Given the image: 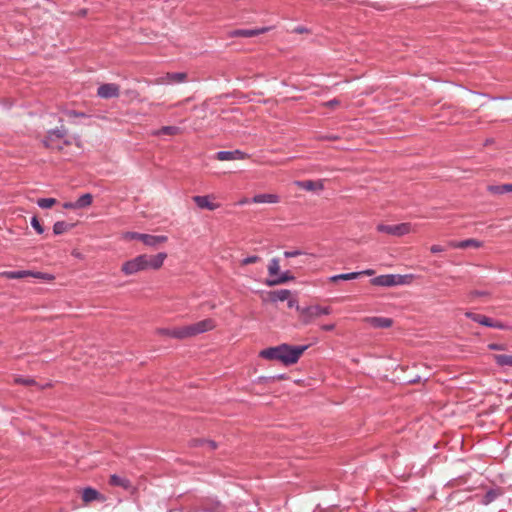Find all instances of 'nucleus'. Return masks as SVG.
Returning a JSON list of instances; mask_svg holds the SVG:
<instances>
[{
    "instance_id": "f8f14e48",
    "label": "nucleus",
    "mask_w": 512,
    "mask_h": 512,
    "mask_svg": "<svg viewBox=\"0 0 512 512\" xmlns=\"http://www.w3.org/2000/svg\"><path fill=\"white\" fill-rule=\"evenodd\" d=\"M145 270L152 269L158 270L163 266L165 259L167 258V254L165 252H160L156 255H147L145 254Z\"/></svg>"
},
{
    "instance_id": "7ed1b4c3",
    "label": "nucleus",
    "mask_w": 512,
    "mask_h": 512,
    "mask_svg": "<svg viewBox=\"0 0 512 512\" xmlns=\"http://www.w3.org/2000/svg\"><path fill=\"white\" fill-rule=\"evenodd\" d=\"M122 238L124 240H139L144 245L149 247H156L157 245L165 243L168 240V237L165 235H150L131 231L123 233Z\"/></svg>"
},
{
    "instance_id": "72a5a7b5",
    "label": "nucleus",
    "mask_w": 512,
    "mask_h": 512,
    "mask_svg": "<svg viewBox=\"0 0 512 512\" xmlns=\"http://www.w3.org/2000/svg\"><path fill=\"white\" fill-rule=\"evenodd\" d=\"M31 226L36 230L38 234H42L44 232L43 226L40 224L38 218L36 216L31 219Z\"/></svg>"
},
{
    "instance_id": "a18cd8bd",
    "label": "nucleus",
    "mask_w": 512,
    "mask_h": 512,
    "mask_svg": "<svg viewBox=\"0 0 512 512\" xmlns=\"http://www.w3.org/2000/svg\"><path fill=\"white\" fill-rule=\"evenodd\" d=\"M359 273H360V275L371 276L375 273V271L373 269H366V270L360 271Z\"/></svg>"
},
{
    "instance_id": "f03ea898",
    "label": "nucleus",
    "mask_w": 512,
    "mask_h": 512,
    "mask_svg": "<svg viewBox=\"0 0 512 512\" xmlns=\"http://www.w3.org/2000/svg\"><path fill=\"white\" fill-rule=\"evenodd\" d=\"M214 327L215 323L212 319H204L183 327L162 328L158 330V333L176 339H185L210 331Z\"/></svg>"
},
{
    "instance_id": "ddd939ff",
    "label": "nucleus",
    "mask_w": 512,
    "mask_h": 512,
    "mask_svg": "<svg viewBox=\"0 0 512 512\" xmlns=\"http://www.w3.org/2000/svg\"><path fill=\"white\" fill-rule=\"evenodd\" d=\"M246 158V154L240 150L219 151L216 153V159L220 161L242 160Z\"/></svg>"
},
{
    "instance_id": "f3484780",
    "label": "nucleus",
    "mask_w": 512,
    "mask_h": 512,
    "mask_svg": "<svg viewBox=\"0 0 512 512\" xmlns=\"http://www.w3.org/2000/svg\"><path fill=\"white\" fill-rule=\"evenodd\" d=\"M366 322L374 328H389L392 326V319L387 317H368Z\"/></svg>"
},
{
    "instance_id": "2eb2a0df",
    "label": "nucleus",
    "mask_w": 512,
    "mask_h": 512,
    "mask_svg": "<svg viewBox=\"0 0 512 512\" xmlns=\"http://www.w3.org/2000/svg\"><path fill=\"white\" fill-rule=\"evenodd\" d=\"M448 246L456 249H466L469 247L480 248L482 246V242L476 239H466L462 241L451 240L448 242Z\"/></svg>"
},
{
    "instance_id": "dca6fc26",
    "label": "nucleus",
    "mask_w": 512,
    "mask_h": 512,
    "mask_svg": "<svg viewBox=\"0 0 512 512\" xmlns=\"http://www.w3.org/2000/svg\"><path fill=\"white\" fill-rule=\"evenodd\" d=\"M252 203L256 204H275L280 201V198L277 194H271V193H263V194H257L251 199Z\"/></svg>"
},
{
    "instance_id": "9d476101",
    "label": "nucleus",
    "mask_w": 512,
    "mask_h": 512,
    "mask_svg": "<svg viewBox=\"0 0 512 512\" xmlns=\"http://www.w3.org/2000/svg\"><path fill=\"white\" fill-rule=\"evenodd\" d=\"M192 199L200 209L214 211L220 207L219 203L213 201L215 199L214 195L194 196Z\"/></svg>"
},
{
    "instance_id": "aec40b11",
    "label": "nucleus",
    "mask_w": 512,
    "mask_h": 512,
    "mask_svg": "<svg viewBox=\"0 0 512 512\" xmlns=\"http://www.w3.org/2000/svg\"><path fill=\"white\" fill-rule=\"evenodd\" d=\"M465 316L469 319H471L472 321L474 322H477L483 326H486L488 327L490 324V320L491 318L487 317V316H484V315H481V314H476V313H473V312H466L465 313Z\"/></svg>"
},
{
    "instance_id": "e433bc0d",
    "label": "nucleus",
    "mask_w": 512,
    "mask_h": 512,
    "mask_svg": "<svg viewBox=\"0 0 512 512\" xmlns=\"http://www.w3.org/2000/svg\"><path fill=\"white\" fill-rule=\"evenodd\" d=\"M200 445H206L209 450H214L217 448V444L212 440H199Z\"/></svg>"
},
{
    "instance_id": "a878e982",
    "label": "nucleus",
    "mask_w": 512,
    "mask_h": 512,
    "mask_svg": "<svg viewBox=\"0 0 512 512\" xmlns=\"http://www.w3.org/2000/svg\"><path fill=\"white\" fill-rule=\"evenodd\" d=\"M493 359L500 367H512V355L496 354L493 355Z\"/></svg>"
},
{
    "instance_id": "4be33fe9",
    "label": "nucleus",
    "mask_w": 512,
    "mask_h": 512,
    "mask_svg": "<svg viewBox=\"0 0 512 512\" xmlns=\"http://www.w3.org/2000/svg\"><path fill=\"white\" fill-rule=\"evenodd\" d=\"M291 292L288 289H281L270 292V300L273 302L285 301L289 298Z\"/></svg>"
},
{
    "instance_id": "cd10ccee",
    "label": "nucleus",
    "mask_w": 512,
    "mask_h": 512,
    "mask_svg": "<svg viewBox=\"0 0 512 512\" xmlns=\"http://www.w3.org/2000/svg\"><path fill=\"white\" fill-rule=\"evenodd\" d=\"M360 276V273L350 272V273H343L338 275H333L329 277L330 282H337L340 280H353Z\"/></svg>"
},
{
    "instance_id": "79ce46f5",
    "label": "nucleus",
    "mask_w": 512,
    "mask_h": 512,
    "mask_svg": "<svg viewBox=\"0 0 512 512\" xmlns=\"http://www.w3.org/2000/svg\"><path fill=\"white\" fill-rule=\"evenodd\" d=\"M430 250L432 253H440L444 251V248L440 245H433L431 246Z\"/></svg>"
},
{
    "instance_id": "473e14b6",
    "label": "nucleus",
    "mask_w": 512,
    "mask_h": 512,
    "mask_svg": "<svg viewBox=\"0 0 512 512\" xmlns=\"http://www.w3.org/2000/svg\"><path fill=\"white\" fill-rule=\"evenodd\" d=\"M498 496V493L495 491V490H489L484 498H483V503L484 504H489L491 503L492 501H494Z\"/></svg>"
},
{
    "instance_id": "5701e85b",
    "label": "nucleus",
    "mask_w": 512,
    "mask_h": 512,
    "mask_svg": "<svg viewBox=\"0 0 512 512\" xmlns=\"http://www.w3.org/2000/svg\"><path fill=\"white\" fill-rule=\"evenodd\" d=\"M292 279H294V277L289 275L288 272H285V273L281 274L280 276H278L277 278L267 279L266 285L267 286H275V285H279V284H284Z\"/></svg>"
},
{
    "instance_id": "a19ab883",
    "label": "nucleus",
    "mask_w": 512,
    "mask_h": 512,
    "mask_svg": "<svg viewBox=\"0 0 512 512\" xmlns=\"http://www.w3.org/2000/svg\"><path fill=\"white\" fill-rule=\"evenodd\" d=\"M488 348L490 350H496V351L505 350V346L503 344H498V343H491L488 345Z\"/></svg>"
},
{
    "instance_id": "0eeeda50",
    "label": "nucleus",
    "mask_w": 512,
    "mask_h": 512,
    "mask_svg": "<svg viewBox=\"0 0 512 512\" xmlns=\"http://www.w3.org/2000/svg\"><path fill=\"white\" fill-rule=\"evenodd\" d=\"M145 254L136 256L135 258L128 260L123 263L121 271L125 275H133L137 272L145 270Z\"/></svg>"
},
{
    "instance_id": "1a4fd4ad",
    "label": "nucleus",
    "mask_w": 512,
    "mask_h": 512,
    "mask_svg": "<svg viewBox=\"0 0 512 512\" xmlns=\"http://www.w3.org/2000/svg\"><path fill=\"white\" fill-rule=\"evenodd\" d=\"M187 79L185 72H168L154 80L156 85H170L176 83H183Z\"/></svg>"
},
{
    "instance_id": "b1692460",
    "label": "nucleus",
    "mask_w": 512,
    "mask_h": 512,
    "mask_svg": "<svg viewBox=\"0 0 512 512\" xmlns=\"http://www.w3.org/2000/svg\"><path fill=\"white\" fill-rule=\"evenodd\" d=\"M109 483L113 486L122 487L124 489H129L131 487V483L128 479L115 474L110 476Z\"/></svg>"
},
{
    "instance_id": "c756f323",
    "label": "nucleus",
    "mask_w": 512,
    "mask_h": 512,
    "mask_svg": "<svg viewBox=\"0 0 512 512\" xmlns=\"http://www.w3.org/2000/svg\"><path fill=\"white\" fill-rule=\"evenodd\" d=\"M280 270V264L279 260L277 258L271 259L269 265H268V273L270 276H276L278 275Z\"/></svg>"
},
{
    "instance_id": "ea45409f",
    "label": "nucleus",
    "mask_w": 512,
    "mask_h": 512,
    "mask_svg": "<svg viewBox=\"0 0 512 512\" xmlns=\"http://www.w3.org/2000/svg\"><path fill=\"white\" fill-rule=\"evenodd\" d=\"M301 254H302V251H300V250H293V251H285L284 252V256L286 258L296 257V256H299Z\"/></svg>"
},
{
    "instance_id": "a211bd4d",
    "label": "nucleus",
    "mask_w": 512,
    "mask_h": 512,
    "mask_svg": "<svg viewBox=\"0 0 512 512\" xmlns=\"http://www.w3.org/2000/svg\"><path fill=\"white\" fill-rule=\"evenodd\" d=\"M265 31H267V28H262V29H238V30L233 31L231 33V36H233V37H246V38H249V37H253V36L259 35L261 33H264Z\"/></svg>"
},
{
    "instance_id": "4468645a",
    "label": "nucleus",
    "mask_w": 512,
    "mask_h": 512,
    "mask_svg": "<svg viewBox=\"0 0 512 512\" xmlns=\"http://www.w3.org/2000/svg\"><path fill=\"white\" fill-rule=\"evenodd\" d=\"M294 184L303 190L306 191H322L324 189V184L321 180L312 181V180H297Z\"/></svg>"
},
{
    "instance_id": "c9c22d12",
    "label": "nucleus",
    "mask_w": 512,
    "mask_h": 512,
    "mask_svg": "<svg viewBox=\"0 0 512 512\" xmlns=\"http://www.w3.org/2000/svg\"><path fill=\"white\" fill-rule=\"evenodd\" d=\"M14 381L17 384H23V385H32L35 383L34 379L24 378V377H16Z\"/></svg>"
},
{
    "instance_id": "7c9ffc66",
    "label": "nucleus",
    "mask_w": 512,
    "mask_h": 512,
    "mask_svg": "<svg viewBox=\"0 0 512 512\" xmlns=\"http://www.w3.org/2000/svg\"><path fill=\"white\" fill-rule=\"evenodd\" d=\"M56 199L55 198H40L37 201V205L42 209H49L53 205H55Z\"/></svg>"
},
{
    "instance_id": "de8ad7c7",
    "label": "nucleus",
    "mask_w": 512,
    "mask_h": 512,
    "mask_svg": "<svg viewBox=\"0 0 512 512\" xmlns=\"http://www.w3.org/2000/svg\"><path fill=\"white\" fill-rule=\"evenodd\" d=\"M248 203H252V201H251V200H249V199H247V198H244V199H242V200L239 202V204H241V205L248 204Z\"/></svg>"
},
{
    "instance_id": "4c0bfd02",
    "label": "nucleus",
    "mask_w": 512,
    "mask_h": 512,
    "mask_svg": "<svg viewBox=\"0 0 512 512\" xmlns=\"http://www.w3.org/2000/svg\"><path fill=\"white\" fill-rule=\"evenodd\" d=\"M199 512H222V508H221L220 504L217 503L210 508H203Z\"/></svg>"
},
{
    "instance_id": "20e7f679",
    "label": "nucleus",
    "mask_w": 512,
    "mask_h": 512,
    "mask_svg": "<svg viewBox=\"0 0 512 512\" xmlns=\"http://www.w3.org/2000/svg\"><path fill=\"white\" fill-rule=\"evenodd\" d=\"M409 275L385 274L371 279V284L380 287H394L409 283Z\"/></svg>"
},
{
    "instance_id": "09e8293b",
    "label": "nucleus",
    "mask_w": 512,
    "mask_h": 512,
    "mask_svg": "<svg viewBox=\"0 0 512 512\" xmlns=\"http://www.w3.org/2000/svg\"><path fill=\"white\" fill-rule=\"evenodd\" d=\"M485 294H486V293H484V292H478V291H476V292H474V293H473V295H474V296H483V295H485Z\"/></svg>"
},
{
    "instance_id": "37998d69",
    "label": "nucleus",
    "mask_w": 512,
    "mask_h": 512,
    "mask_svg": "<svg viewBox=\"0 0 512 512\" xmlns=\"http://www.w3.org/2000/svg\"><path fill=\"white\" fill-rule=\"evenodd\" d=\"M335 325L334 324H325L321 326V329L324 331H332L334 330Z\"/></svg>"
},
{
    "instance_id": "412c9836",
    "label": "nucleus",
    "mask_w": 512,
    "mask_h": 512,
    "mask_svg": "<svg viewBox=\"0 0 512 512\" xmlns=\"http://www.w3.org/2000/svg\"><path fill=\"white\" fill-rule=\"evenodd\" d=\"M93 202V196L90 193L81 195L76 201L75 205L77 209H84L89 207Z\"/></svg>"
},
{
    "instance_id": "423d86ee",
    "label": "nucleus",
    "mask_w": 512,
    "mask_h": 512,
    "mask_svg": "<svg viewBox=\"0 0 512 512\" xmlns=\"http://www.w3.org/2000/svg\"><path fill=\"white\" fill-rule=\"evenodd\" d=\"M1 277L7 279H22L26 277H34L44 280H51L53 277L49 274L42 272H33L29 270H18V271H3L0 273Z\"/></svg>"
},
{
    "instance_id": "c03bdc74",
    "label": "nucleus",
    "mask_w": 512,
    "mask_h": 512,
    "mask_svg": "<svg viewBox=\"0 0 512 512\" xmlns=\"http://www.w3.org/2000/svg\"><path fill=\"white\" fill-rule=\"evenodd\" d=\"M338 104H339V101L337 99H333V100H330V101L325 103V105L328 106V107H335Z\"/></svg>"
},
{
    "instance_id": "8fccbe9b",
    "label": "nucleus",
    "mask_w": 512,
    "mask_h": 512,
    "mask_svg": "<svg viewBox=\"0 0 512 512\" xmlns=\"http://www.w3.org/2000/svg\"><path fill=\"white\" fill-rule=\"evenodd\" d=\"M295 303H296V301H295V300H289V302H288V306H289V307H293V306H295Z\"/></svg>"
},
{
    "instance_id": "f257e3e1",
    "label": "nucleus",
    "mask_w": 512,
    "mask_h": 512,
    "mask_svg": "<svg viewBox=\"0 0 512 512\" xmlns=\"http://www.w3.org/2000/svg\"><path fill=\"white\" fill-rule=\"evenodd\" d=\"M308 347V345L292 346L289 344H280L261 350L259 356L266 360H275L285 366H290L298 362Z\"/></svg>"
},
{
    "instance_id": "39448f33",
    "label": "nucleus",
    "mask_w": 512,
    "mask_h": 512,
    "mask_svg": "<svg viewBox=\"0 0 512 512\" xmlns=\"http://www.w3.org/2000/svg\"><path fill=\"white\" fill-rule=\"evenodd\" d=\"M297 311L300 313L301 320L304 324H309L314 318L321 315H329L331 308L329 306L312 305L307 307L296 306Z\"/></svg>"
},
{
    "instance_id": "2f4dec72",
    "label": "nucleus",
    "mask_w": 512,
    "mask_h": 512,
    "mask_svg": "<svg viewBox=\"0 0 512 512\" xmlns=\"http://www.w3.org/2000/svg\"><path fill=\"white\" fill-rule=\"evenodd\" d=\"M55 136L57 138H62L64 135L59 130H53L49 133L48 137L43 141L44 145L48 148H54V146L50 143L51 138Z\"/></svg>"
},
{
    "instance_id": "393cba45",
    "label": "nucleus",
    "mask_w": 512,
    "mask_h": 512,
    "mask_svg": "<svg viewBox=\"0 0 512 512\" xmlns=\"http://www.w3.org/2000/svg\"><path fill=\"white\" fill-rule=\"evenodd\" d=\"M488 191L492 194L502 195L505 193L512 192V184H503V185H491L488 186Z\"/></svg>"
},
{
    "instance_id": "9b49d317",
    "label": "nucleus",
    "mask_w": 512,
    "mask_h": 512,
    "mask_svg": "<svg viewBox=\"0 0 512 512\" xmlns=\"http://www.w3.org/2000/svg\"><path fill=\"white\" fill-rule=\"evenodd\" d=\"M120 94V88L117 84L106 83L98 87L97 95L103 99L116 98Z\"/></svg>"
},
{
    "instance_id": "f704fd0d",
    "label": "nucleus",
    "mask_w": 512,
    "mask_h": 512,
    "mask_svg": "<svg viewBox=\"0 0 512 512\" xmlns=\"http://www.w3.org/2000/svg\"><path fill=\"white\" fill-rule=\"evenodd\" d=\"M260 260V257L257 256V255H251V256H248L244 259H242L241 261V265L243 266H246V265H249V264H253V263H256Z\"/></svg>"
},
{
    "instance_id": "c85d7f7f",
    "label": "nucleus",
    "mask_w": 512,
    "mask_h": 512,
    "mask_svg": "<svg viewBox=\"0 0 512 512\" xmlns=\"http://www.w3.org/2000/svg\"><path fill=\"white\" fill-rule=\"evenodd\" d=\"M70 225L65 221H57L53 225V232L55 235H60L65 233L69 229Z\"/></svg>"
},
{
    "instance_id": "6e6552de",
    "label": "nucleus",
    "mask_w": 512,
    "mask_h": 512,
    "mask_svg": "<svg viewBox=\"0 0 512 512\" xmlns=\"http://www.w3.org/2000/svg\"><path fill=\"white\" fill-rule=\"evenodd\" d=\"M377 230L381 233H386L394 236H403L411 231L409 223H401L397 225L379 224Z\"/></svg>"
},
{
    "instance_id": "58836bf2",
    "label": "nucleus",
    "mask_w": 512,
    "mask_h": 512,
    "mask_svg": "<svg viewBox=\"0 0 512 512\" xmlns=\"http://www.w3.org/2000/svg\"><path fill=\"white\" fill-rule=\"evenodd\" d=\"M490 324L488 327H491V328H497V329H505L506 326L502 323V322H499V321H494L493 319L490 320Z\"/></svg>"
},
{
    "instance_id": "6ab92c4d",
    "label": "nucleus",
    "mask_w": 512,
    "mask_h": 512,
    "mask_svg": "<svg viewBox=\"0 0 512 512\" xmlns=\"http://www.w3.org/2000/svg\"><path fill=\"white\" fill-rule=\"evenodd\" d=\"M181 132V129L177 126H163L160 129L154 130L151 132L152 136H161V135H177Z\"/></svg>"
},
{
    "instance_id": "bb28decb",
    "label": "nucleus",
    "mask_w": 512,
    "mask_h": 512,
    "mask_svg": "<svg viewBox=\"0 0 512 512\" xmlns=\"http://www.w3.org/2000/svg\"><path fill=\"white\" fill-rule=\"evenodd\" d=\"M82 498H83L84 502L88 503V502H91V501H94V500H97L98 498H100V494L97 490H95L91 487H88L83 490Z\"/></svg>"
},
{
    "instance_id": "49530a36",
    "label": "nucleus",
    "mask_w": 512,
    "mask_h": 512,
    "mask_svg": "<svg viewBox=\"0 0 512 512\" xmlns=\"http://www.w3.org/2000/svg\"><path fill=\"white\" fill-rule=\"evenodd\" d=\"M75 205V202H66L63 206L66 209H77Z\"/></svg>"
}]
</instances>
